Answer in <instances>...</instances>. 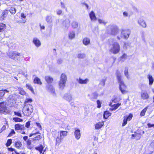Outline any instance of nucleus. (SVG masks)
Returning <instances> with one entry per match:
<instances>
[{"mask_svg": "<svg viewBox=\"0 0 154 154\" xmlns=\"http://www.w3.org/2000/svg\"><path fill=\"white\" fill-rule=\"evenodd\" d=\"M108 44L110 48L109 51L112 53L116 54L119 53L120 49L119 43L112 38L109 40Z\"/></svg>", "mask_w": 154, "mask_h": 154, "instance_id": "nucleus-1", "label": "nucleus"}, {"mask_svg": "<svg viewBox=\"0 0 154 154\" xmlns=\"http://www.w3.org/2000/svg\"><path fill=\"white\" fill-rule=\"evenodd\" d=\"M116 75L119 83L120 90L122 94H125L127 92L126 90V86L122 80L120 73L117 71L116 72Z\"/></svg>", "mask_w": 154, "mask_h": 154, "instance_id": "nucleus-2", "label": "nucleus"}, {"mask_svg": "<svg viewBox=\"0 0 154 154\" xmlns=\"http://www.w3.org/2000/svg\"><path fill=\"white\" fill-rule=\"evenodd\" d=\"M33 111V107L30 104H25L22 112L25 116H29L30 115Z\"/></svg>", "mask_w": 154, "mask_h": 154, "instance_id": "nucleus-3", "label": "nucleus"}, {"mask_svg": "<svg viewBox=\"0 0 154 154\" xmlns=\"http://www.w3.org/2000/svg\"><path fill=\"white\" fill-rule=\"evenodd\" d=\"M108 31L109 33L113 35H117L119 32V29L116 25H110L108 26Z\"/></svg>", "mask_w": 154, "mask_h": 154, "instance_id": "nucleus-4", "label": "nucleus"}, {"mask_svg": "<svg viewBox=\"0 0 154 154\" xmlns=\"http://www.w3.org/2000/svg\"><path fill=\"white\" fill-rule=\"evenodd\" d=\"M67 80V77L66 75L64 73L62 74L60 77V81L59 82V88L61 89H63L66 85Z\"/></svg>", "mask_w": 154, "mask_h": 154, "instance_id": "nucleus-5", "label": "nucleus"}, {"mask_svg": "<svg viewBox=\"0 0 154 154\" xmlns=\"http://www.w3.org/2000/svg\"><path fill=\"white\" fill-rule=\"evenodd\" d=\"M131 33V31L129 29H125L122 31L121 32V37L122 36L125 39L128 38Z\"/></svg>", "mask_w": 154, "mask_h": 154, "instance_id": "nucleus-6", "label": "nucleus"}, {"mask_svg": "<svg viewBox=\"0 0 154 154\" xmlns=\"http://www.w3.org/2000/svg\"><path fill=\"white\" fill-rule=\"evenodd\" d=\"M8 11H9L11 14H14L16 12L15 8L14 7H11L10 8L9 10H6L5 11V14H3V15L2 17V18H3V19H4V17H5L4 15L5 14H8Z\"/></svg>", "mask_w": 154, "mask_h": 154, "instance_id": "nucleus-7", "label": "nucleus"}, {"mask_svg": "<svg viewBox=\"0 0 154 154\" xmlns=\"http://www.w3.org/2000/svg\"><path fill=\"white\" fill-rule=\"evenodd\" d=\"M141 97L143 100H147L149 98V96L146 91H142L141 93Z\"/></svg>", "mask_w": 154, "mask_h": 154, "instance_id": "nucleus-8", "label": "nucleus"}, {"mask_svg": "<svg viewBox=\"0 0 154 154\" xmlns=\"http://www.w3.org/2000/svg\"><path fill=\"white\" fill-rule=\"evenodd\" d=\"M138 23L142 27L145 28L146 27V24L145 20L143 19L140 18L138 21Z\"/></svg>", "mask_w": 154, "mask_h": 154, "instance_id": "nucleus-9", "label": "nucleus"}, {"mask_svg": "<svg viewBox=\"0 0 154 154\" xmlns=\"http://www.w3.org/2000/svg\"><path fill=\"white\" fill-rule=\"evenodd\" d=\"M33 43L37 47H39L41 45V43L39 40L36 38H34L32 40Z\"/></svg>", "mask_w": 154, "mask_h": 154, "instance_id": "nucleus-10", "label": "nucleus"}, {"mask_svg": "<svg viewBox=\"0 0 154 154\" xmlns=\"http://www.w3.org/2000/svg\"><path fill=\"white\" fill-rule=\"evenodd\" d=\"M6 109L5 104L4 102L0 103V113H3Z\"/></svg>", "mask_w": 154, "mask_h": 154, "instance_id": "nucleus-11", "label": "nucleus"}, {"mask_svg": "<svg viewBox=\"0 0 154 154\" xmlns=\"http://www.w3.org/2000/svg\"><path fill=\"white\" fill-rule=\"evenodd\" d=\"M63 98L69 102L71 101L72 100V96L69 93L65 94L63 97Z\"/></svg>", "mask_w": 154, "mask_h": 154, "instance_id": "nucleus-12", "label": "nucleus"}, {"mask_svg": "<svg viewBox=\"0 0 154 154\" xmlns=\"http://www.w3.org/2000/svg\"><path fill=\"white\" fill-rule=\"evenodd\" d=\"M77 81L80 84H86L89 81V80L88 79L83 80L80 78L77 79Z\"/></svg>", "mask_w": 154, "mask_h": 154, "instance_id": "nucleus-13", "label": "nucleus"}, {"mask_svg": "<svg viewBox=\"0 0 154 154\" xmlns=\"http://www.w3.org/2000/svg\"><path fill=\"white\" fill-rule=\"evenodd\" d=\"M89 15L91 20L94 21L96 20L97 18L95 16V14L93 11H91Z\"/></svg>", "mask_w": 154, "mask_h": 154, "instance_id": "nucleus-14", "label": "nucleus"}, {"mask_svg": "<svg viewBox=\"0 0 154 154\" xmlns=\"http://www.w3.org/2000/svg\"><path fill=\"white\" fill-rule=\"evenodd\" d=\"M83 44L85 45H88L90 44V40L89 38H84L82 40Z\"/></svg>", "mask_w": 154, "mask_h": 154, "instance_id": "nucleus-15", "label": "nucleus"}, {"mask_svg": "<svg viewBox=\"0 0 154 154\" xmlns=\"http://www.w3.org/2000/svg\"><path fill=\"white\" fill-rule=\"evenodd\" d=\"M74 134L75 138L77 140H79L81 137L80 130L79 129L75 130L74 132Z\"/></svg>", "mask_w": 154, "mask_h": 154, "instance_id": "nucleus-16", "label": "nucleus"}, {"mask_svg": "<svg viewBox=\"0 0 154 154\" xmlns=\"http://www.w3.org/2000/svg\"><path fill=\"white\" fill-rule=\"evenodd\" d=\"M18 54V53L15 52H12L8 53V56L10 58L14 60L15 57Z\"/></svg>", "mask_w": 154, "mask_h": 154, "instance_id": "nucleus-17", "label": "nucleus"}, {"mask_svg": "<svg viewBox=\"0 0 154 154\" xmlns=\"http://www.w3.org/2000/svg\"><path fill=\"white\" fill-rule=\"evenodd\" d=\"M24 128V125L17 124L15 125V130H23Z\"/></svg>", "mask_w": 154, "mask_h": 154, "instance_id": "nucleus-18", "label": "nucleus"}, {"mask_svg": "<svg viewBox=\"0 0 154 154\" xmlns=\"http://www.w3.org/2000/svg\"><path fill=\"white\" fill-rule=\"evenodd\" d=\"M67 131H60V137L61 139H63L67 135Z\"/></svg>", "mask_w": 154, "mask_h": 154, "instance_id": "nucleus-19", "label": "nucleus"}, {"mask_svg": "<svg viewBox=\"0 0 154 154\" xmlns=\"http://www.w3.org/2000/svg\"><path fill=\"white\" fill-rule=\"evenodd\" d=\"M104 123L103 122H99L96 124L95 125V128L96 129H99L101 128L103 125Z\"/></svg>", "mask_w": 154, "mask_h": 154, "instance_id": "nucleus-20", "label": "nucleus"}, {"mask_svg": "<svg viewBox=\"0 0 154 154\" xmlns=\"http://www.w3.org/2000/svg\"><path fill=\"white\" fill-rule=\"evenodd\" d=\"M148 78L149 79V85H152L154 82V79L152 75L149 74H148L147 75Z\"/></svg>", "mask_w": 154, "mask_h": 154, "instance_id": "nucleus-21", "label": "nucleus"}, {"mask_svg": "<svg viewBox=\"0 0 154 154\" xmlns=\"http://www.w3.org/2000/svg\"><path fill=\"white\" fill-rule=\"evenodd\" d=\"M75 37V33L74 31H72L69 33V38L70 39L74 38Z\"/></svg>", "mask_w": 154, "mask_h": 154, "instance_id": "nucleus-22", "label": "nucleus"}, {"mask_svg": "<svg viewBox=\"0 0 154 154\" xmlns=\"http://www.w3.org/2000/svg\"><path fill=\"white\" fill-rule=\"evenodd\" d=\"M127 54L124 53L123 55L119 58V60L122 62H124L127 58Z\"/></svg>", "mask_w": 154, "mask_h": 154, "instance_id": "nucleus-23", "label": "nucleus"}, {"mask_svg": "<svg viewBox=\"0 0 154 154\" xmlns=\"http://www.w3.org/2000/svg\"><path fill=\"white\" fill-rule=\"evenodd\" d=\"M6 28L5 24L3 23L0 24V32H3L5 31Z\"/></svg>", "mask_w": 154, "mask_h": 154, "instance_id": "nucleus-24", "label": "nucleus"}, {"mask_svg": "<svg viewBox=\"0 0 154 154\" xmlns=\"http://www.w3.org/2000/svg\"><path fill=\"white\" fill-rule=\"evenodd\" d=\"M45 79L47 82L48 83H51L53 81V78L49 76H45Z\"/></svg>", "mask_w": 154, "mask_h": 154, "instance_id": "nucleus-25", "label": "nucleus"}, {"mask_svg": "<svg viewBox=\"0 0 154 154\" xmlns=\"http://www.w3.org/2000/svg\"><path fill=\"white\" fill-rule=\"evenodd\" d=\"M34 82L35 83H37L38 84L41 85L42 84L40 79L37 77H36L34 79Z\"/></svg>", "mask_w": 154, "mask_h": 154, "instance_id": "nucleus-26", "label": "nucleus"}, {"mask_svg": "<svg viewBox=\"0 0 154 154\" xmlns=\"http://www.w3.org/2000/svg\"><path fill=\"white\" fill-rule=\"evenodd\" d=\"M111 113L109 112L108 111H105L103 114V118L105 119H107L110 116Z\"/></svg>", "mask_w": 154, "mask_h": 154, "instance_id": "nucleus-27", "label": "nucleus"}, {"mask_svg": "<svg viewBox=\"0 0 154 154\" xmlns=\"http://www.w3.org/2000/svg\"><path fill=\"white\" fill-rule=\"evenodd\" d=\"M46 21L48 23H51L52 21V17L51 16H48L46 17Z\"/></svg>", "mask_w": 154, "mask_h": 154, "instance_id": "nucleus-28", "label": "nucleus"}, {"mask_svg": "<svg viewBox=\"0 0 154 154\" xmlns=\"http://www.w3.org/2000/svg\"><path fill=\"white\" fill-rule=\"evenodd\" d=\"M148 108V106H147L144 108L141 112L140 113V116H143L145 115V112L147 110Z\"/></svg>", "mask_w": 154, "mask_h": 154, "instance_id": "nucleus-29", "label": "nucleus"}, {"mask_svg": "<svg viewBox=\"0 0 154 154\" xmlns=\"http://www.w3.org/2000/svg\"><path fill=\"white\" fill-rule=\"evenodd\" d=\"M65 25L64 26L63 28L64 29H66L69 27V26L70 22L69 21H67L66 20L65 22Z\"/></svg>", "mask_w": 154, "mask_h": 154, "instance_id": "nucleus-30", "label": "nucleus"}, {"mask_svg": "<svg viewBox=\"0 0 154 154\" xmlns=\"http://www.w3.org/2000/svg\"><path fill=\"white\" fill-rule=\"evenodd\" d=\"M5 91L6 92H8V91L5 89V90H0V99L2 98L5 94Z\"/></svg>", "mask_w": 154, "mask_h": 154, "instance_id": "nucleus-31", "label": "nucleus"}, {"mask_svg": "<svg viewBox=\"0 0 154 154\" xmlns=\"http://www.w3.org/2000/svg\"><path fill=\"white\" fill-rule=\"evenodd\" d=\"M21 143L19 141H17L15 143V146L17 148H20L22 146Z\"/></svg>", "mask_w": 154, "mask_h": 154, "instance_id": "nucleus-32", "label": "nucleus"}, {"mask_svg": "<svg viewBox=\"0 0 154 154\" xmlns=\"http://www.w3.org/2000/svg\"><path fill=\"white\" fill-rule=\"evenodd\" d=\"M78 23L77 22L74 21L72 24V26L73 28L75 29L78 27Z\"/></svg>", "mask_w": 154, "mask_h": 154, "instance_id": "nucleus-33", "label": "nucleus"}, {"mask_svg": "<svg viewBox=\"0 0 154 154\" xmlns=\"http://www.w3.org/2000/svg\"><path fill=\"white\" fill-rule=\"evenodd\" d=\"M16 55L15 57V58L14 60H15L20 61V53H18V54Z\"/></svg>", "mask_w": 154, "mask_h": 154, "instance_id": "nucleus-34", "label": "nucleus"}, {"mask_svg": "<svg viewBox=\"0 0 154 154\" xmlns=\"http://www.w3.org/2000/svg\"><path fill=\"white\" fill-rule=\"evenodd\" d=\"M48 89V90L51 93L53 94H54L55 93L54 89L52 85H49Z\"/></svg>", "mask_w": 154, "mask_h": 154, "instance_id": "nucleus-35", "label": "nucleus"}, {"mask_svg": "<svg viewBox=\"0 0 154 154\" xmlns=\"http://www.w3.org/2000/svg\"><path fill=\"white\" fill-rule=\"evenodd\" d=\"M145 36L146 35L145 32L144 31H142L141 32V37L142 40L144 42H145Z\"/></svg>", "mask_w": 154, "mask_h": 154, "instance_id": "nucleus-36", "label": "nucleus"}, {"mask_svg": "<svg viewBox=\"0 0 154 154\" xmlns=\"http://www.w3.org/2000/svg\"><path fill=\"white\" fill-rule=\"evenodd\" d=\"M26 87L29 90L31 91L33 93H34V90L32 88V87L31 86V85L29 84H27L26 85Z\"/></svg>", "mask_w": 154, "mask_h": 154, "instance_id": "nucleus-37", "label": "nucleus"}, {"mask_svg": "<svg viewBox=\"0 0 154 154\" xmlns=\"http://www.w3.org/2000/svg\"><path fill=\"white\" fill-rule=\"evenodd\" d=\"M85 57V54H79L78 55V57L79 58L82 59L84 58Z\"/></svg>", "mask_w": 154, "mask_h": 154, "instance_id": "nucleus-38", "label": "nucleus"}, {"mask_svg": "<svg viewBox=\"0 0 154 154\" xmlns=\"http://www.w3.org/2000/svg\"><path fill=\"white\" fill-rule=\"evenodd\" d=\"M128 69L127 67L125 68L124 73L125 75L128 78H129V75H128Z\"/></svg>", "mask_w": 154, "mask_h": 154, "instance_id": "nucleus-39", "label": "nucleus"}, {"mask_svg": "<svg viewBox=\"0 0 154 154\" xmlns=\"http://www.w3.org/2000/svg\"><path fill=\"white\" fill-rule=\"evenodd\" d=\"M13 119L15 122H22L23 121L22 119L17 117L14 118Z\"/></svg>", "mask_w": 154, "mask_h": 154, "instance_id": "nucleus-40", "label": "nucleus"}, {"mask_svg": "<svg viewBox=\"0 0 154 154\" xmlns=\"http://www.w3.org/2000/svg\"><path fill=\"white\" fill-rule=\"evenodd\" d=\"M32 102V100L31 99L28 98L26 100L25 104H29L28 103H31Z\"/></svg>", "mask_w": 154, "mask_h": 154, "instance_id": "nucleus-41", "label": "nucleus"}, {"mask_svg": "<svg viewBox=\"0 0 154 154\" xmlns=\"http://www.w3.org/2000/svg\"><path fill=\"white\" fill-rule=\"evenodd\" d=\"M12 143V140L11 139H9L7 140V143H6V146H8L10 145Z\"/></svg>", "mask_w": 154, "mask_h": 154, "instance_id": "nucleus-42", "label": "nucleus"}, {"mask_svg": "<svg viewBox=\"0 0 154 154\" xmlns=\"http://www.w3.org/2000/svg\"><path fill=\"white\" fill-rule=\"evenodd\" d=\"M132 117H133L132 114H130L128 116V117L125 116V118H126V119H127V120H128L129 121H130L131 120Z\"/></svg>", "mask_w": 154, "mask_h": 154, "instance_id": "nucleus-43", "label": "nucleus"}, {"mask_svg": "<svg viewBox=\"0 0 154 154\" xmlns=\"http://www.w3.org/2000/svg\"><path fill=\"white\" fill-rule=\"evenodd\" d=\"M106 81V79H102L100 84V85H101L103 86H104L105 85Z\"/></svg>", "mask_w": 154, "mask_h": 154, "instance_id": "nucleus-44", "label": "nucleus"}, {"mask_svg": "<svg viewBox=\"0 0 154 154\" xmlns=\"http://www.w3.org/2000/svg\"><path fill=\"white\" fill-rule=\"evenodd\" d=\"M127 121L128 120H127V119H126V118H125V117L123 119V122L122 123V126H125L127 124Z\"/></svg>", "mask_w": 154, "mask_h": 154, "instance_id": "nucleus-45", "label": "nucleus"}, {"mask_svg": "<svg viewBox=\"0 0 154 154\" xmlns=\"http://www.w3.org/2000/svg\"><path fill=\"white\" fill-rule=\"evenodd\" d=\"M41 138V136L40 135H39L34 137V138L32 139V140H36L39 139H40Z\"/></svg>", "mask_w": 154, "mask_h": 154, "instance_id": "nucleus-46", "label": "nucleus"}, {"mask_svg": "<svg viewBox=\"0 0 154 154\" xmlns=\"http://www.w3.org/2000/svg\"><path fill=\"white\" fill-rule=\"evenodd\" d=\"M121 104L118 103L116 104H114L113 106V107L114 108L115 110H116L120 106Z\"/></svg>", "mask_w": 154, "mask_h": 154, "instance_id": "nucleus-47", "label": "nucleus"}, {"mask_svg": "<svg viewBox=\"0 0 154 154\" xmlns=\"http://www.w3.org/2000/svg\"><path fill=\"white\" fill-rule=\"evenodd\" d=\"M97 107L99 108H100L101 106V103L100 101V100H98L97 101Z\"/></svg>", "mask_w": 154, "mask_h": 154, "instance_id": "nucleus-48", "label": "nucleus"}, {"mask_svg": "<svg viewBox=\"0 0 154 154\" xmlns=\"http://www.w3.org/2000/svg\"><path fill=\"white\" fill-rule=\"evenodd\" d=\"M43 147L42 145H40L39 147H35V149L38 151H41L43 149Z\"/></svg>", "mask_w": 154, "mask_h": 154, "instance_id": "nucleus-49", "label": "nucleus"}, {"mask_svg": "<svg viewBox=\"0 0 154 154\" xmlns=\"http://www.w3.org/2000/svg\"><path fill=\"white\" fill-rule=\"evenodd\" d=\"M98 21L99 23L100 24L103 23L104 24V25H106V23L107 22H106L104 21V20H101L100 19H99L98 20Z\"/></svg>", "mask_w": 154, "mask_h": 154, "instance_id": "nucleus-50", "label": "nucleus"}, {"mask_svg": "<svg viewBox=\"0 0 154 154\" xmlns=\"http://www.w3.org/2000/svg\"><path fill=\"white\" fill-rule=\"evenodd\" d=\"M14 113L15 115L18 116L19 117H22V115L20 112H14Z\"/></svg>", "mask_w": 154, "mask_h": 154, "instance_id": "nucleus-51", "label": "nucleus"}, {"mask_svg": "<svg viewBox=\"0 0 154 154\" xmlns=\"http://www.w3.org/2000/svg\"><path fill=\"white\" fill-rule=\"evenodd\" d=\"M63 139H61L60 138V137H57L56 139V143H59L61 142V140H62Z\"/></svg>", "mask_w": 154, "mask_h": 154, "instance_id": "nucleus-52", "label": "nucleus"}, {"mask_svg": "<svg viewBox=\"0 0 154 154\" xmlns=\"http://www.w3.org/2000/svg\"><path fill=\"white\" fill-rule=\"evenodd\" d=\"M35 124L38 127L39 129H40V130L42 129V126L39 123L36 122L35 123Z\"/></svg>", "mask_w": 154, "mask_h": 154, "instance_id": "nucleus-53", "label": "nucleus"}, {"mask_svg": "<svg viewBox=\"0 0 154 154\" xmlns=\"http://www.w3.org/2000/svg\"><path fill=\"white\" fill-rule=\"evenodd\" d=\"M147 126L149 128H154V124H151L150 123H149L147 124Z\"/></svg>", "mask_w": 154, "mask_h": 154, "instance_id": "nucleus-54", "label": "nucleus"}, {"mask_svg": "<svg viewBox=\"0 0 154 154\" xmlns=\"http://www.w3.org/2000/svg\"><path fill=\"white\" fill-rule=\"evenodd\" d=\"M63 62V60L61 59H59L57 60V63L58 64H60Z\"/></svg>", "mask_w": 154, "mask_h": 154, "instance_id": "nucleus-55", "label": "nucleus"}, {"mask_svg": "<svg viewBox=\"0 0 154 154\" xmlns=\"http://www.w3.org/2000/svg\"><path fill=\"white\" fill-rule=\"evenodd\" d=\"M30 125V122L28 121L26 123L25 126L26 127L28 128L29 127Z\"/></svg>", "mask_w": 154, "mask_h": 154, "instance_id": "nucleus-56", "label": "nucleus"}, {"mask_svg": "<svg viewBox=\"0 0 154 154\" xmlns=\"http://www.w3.org/2000/svg\"><path fill=\"white\" fill-rule=\"evenodd\" d=\"M62 13V11L61 10H59L57 11V14L58 15H60Z\"/></svg>", "mask_w": 154, "mask_h": 154, "instance_id": "nucleus-57", "label": "nucleus"}, {"mask_svg": "<svg viewBox=\"0 0 154 154\" xmlns=\"http://www.w3.org/2000/svg\"><path fill=\"white\" fill-rule=\"evenodd\" d=\"M31 141L30 140H28L27 141V143L28 145H30L31 144Z\"/></svg>", "mask_w": 154, "mask_h": 154, "instance_id": "nucleus-58", "label": "nucleus"}, {"mask_svg": "<svg viewBox=\"0 0 154 154\" xmlns=\"http://www.w3.org/2000/svg\"><path fill=\"white\" fill-rule=\"evenodd\" d=\"M61 6L62 8H65V5L64 4L63 2H61Z\"/></svg>", "mask_w": 154, "mask_h": 154, "instance_id": "nucleus-59", "label": "nucleus"}, {"mask_svg": "<svg viewBox=\"0 0 154 154\" xmlns=\"http://www.w3.org/2000/svg\"><path fill=\"white\" fill-rule=\"evenodd\" d=\"M123 15L125 17H127L128 16V13L126 12H124L123 13Z\"/></svg>", "mask_w": 154, "mask_h": 154, "instance_id": "nucleus-60", "label": "nucleus"}, {"mask_svg": "<svg viewBox=\"0 0 154 154\" xmlns=\"http://www.w3.org/2000/svg\"><path fill=\"white\" fill-rule=\"evenodd\" d=\"M39 134V132H38L35 133V134H31L30 135H29V137H31L33 135H35L36 134Z\"/></svg>", "mask_w": 154, "mask_h": 154, "instance_id": "nucleus-61", "label": "nucleus"}, {"mask_svg": "<svg viewBox=\"0 0 154 154\" xmlns=\"http://www.w3.org/2000/svg\"><path fill=\"white\" fill-rule=\"evenodd\" d=\"M8 149L9 150V151H11V152H13V151H15L14 150V149L12 148H8Z\"/></svg>", "mask_w": 154, "mask_h": 154, "instance_id": "nucleus-62", "label": "nucleus"}, {"mask_svg": "<svg viewBox=\"0 0 154 154\" xmlns=\"http://www.w3.org/2000/svg\"><path fill=\"white\" fill-rule=\"evenodd\" d=\"M109 110L111 111H113V110H115L114 108L113 107V106H112L111 108H110Z\"/></svg>", "mask_w": 154, "mask_h": 154, "instance_id": "nucleus-63", "label": "nucleus"}, {"mask_svg": "<svg viewBox=\"0 0 154 154\" xmlns=\"http://www.w3.org/2000/svg\"><path fill=\"white\" fill-rule=\"evenodd\" d=\"M21 17L23 18H25L26 17V16L23 13H22L21 14Z\"/></svg>", "mask_w": 154, "mask_h": 154, "instance_id": "nucleus-64", "label": "nucleus"}]
</instances>
